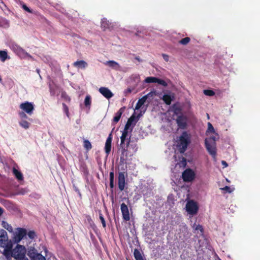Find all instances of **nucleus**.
Returning a JSON list of instances; mask_svg holds the SVG:
<instances>
[{
    "label": "nucleus",
    "mask_w": 260,
    "mask_h": 260,
    "mask_svg": "<svg viewBox=\"0 0 260 260\" xmlns=\"http://www.w3.org/2000/svg\"><path fill=\"white\" fill-rule=\"evenodd\" d=\"M128 127L124 126L123 131L122 132V135L120 137V146L122 149V153L125 152V155L130 153L133 154L138 150V147L136 144L131 143V136H128Z\"/></svg>",
    "instance_id": "obj_1"
},
{
    "label": "nucleus",
    "mask_w": 260,
    "mask_h": 260,
    "mask_svg": "<svg viewBox=\"0 0 260 260\" xmlns=\"http://www.w3.org/2000/svg\"><path fill=\"white\" fill-rule=\"evenodd\" d=\"M190 143V135L187 132H183L179 138L177 147L179 152L183 154L186 150L188 145Z\"/></svg>",
    "instance_id": "obj_2"
},
{
    "label": "nucleus",
    "mask_w": 260,
    "mask_h": 260,
    "mask_svg": "<svg viewBox=\"0 0 260 260\" xmlns=\"http://www.w3.org/2000/svg\"><path fill=\"white\" fill-rule=\"evenodd\" d=\"M205 147L209 153L213 157L216 156V149L214 138H206L205 141Z\"/></svg>",
    "instance_id": "obj_3"
},
{
    "label": "nucleus",
    "mask_w": 260,
    "mask_h": 260,
    "mask_svg": "<svg viewBox=\"0 0 260 260\" xmlns=\"http://www.w3.org/2000/svg\"><path fill=\"white\" fill-rule=\"evenodd\" d=\"M27 255L30 260H46V258L34 247L30 246L27 248Z\"/></svg>",
    "instance_id": "obj_4"
},
{
    "label": "nucleus",
    "mask_w": 260,
    "mask_h": 260,
    "mask_svg": "<svg viewBox=\"0 0 260 260\" xmlns=\"http://www.w3.org/2000/svg\"><path fill=\"white\" fill-rule=\"evenodd\" d=\"M27 250L26 251V249L24 246L17 245L13 249V257L16 259L24 257L26 253H27Z\"/></svg>",
    "instance_id": "obj_5"
},
{
    "label": "nucleus",
    "mask_w": 260,
    "mask_h": 260,
    "mask_svg": "<svg viewBox=\"0 0 260 260\" xmlns=\"http://www.w3.org/2000/svg\"><path fill=\"white\" fill-rule=\"evenodd\" d=\"M186 210L188 214L194 215L197 213L199 207L196 202L190 200L186 203Z\"/></svg>",
    "instance_id": "obj_6"
},
{
    "label": "nucleus",
    "mask_w": 260,
    "mask_h": 260,
    "mask_svg": "<svg viewBox=\"0 0 260 260\" xmlns=\"http://www.w3.org/2000/svg\"><path fill=\"white\" fill-rule=\"evenodd\" d=\"M196 174L191 169H186L182 174V178L184 182H191L195 178Z\"/></svg>",
    "instance_id": "obj_7"
},
{
    "label": "nucleus",
    "mask_w": 260,
    "mask_h": 260,
    "mask_svg": "<svg viewBox=\"0 0 260 260\" xmlns=\"http://www.w3.org/2000/svg\"><path fill=\"white\" fill-rule=\"evenodd\" d=\"M20 108L29 115H31L34 110V106L32 103L25 102L20 105Z\"/></svg>",
    "instance_id": "obj_8"
},
{
    "label": "nucleus",
    "mask_w": 260,
    "mask_h": 260,
    "mask_svg": "<svg viewBox=\"0 0 260 260\" xmlns=\"http://www.w3.org/2000/svg\"><path fill=\"white\" fill-rule=\"evenodd\" d=\"M0 234V247L12 244L11 241H9L7 233L5 230H1Z\"/></svg>",
    "instance_id": "obj_9"
},
{
    "label": "nucleus",
    "mask_w": 260,
    "mask_h": 260,
    "mask_svg": "<svg viewBox=\"0 0 260 260\" xmlns=\"http://www.w3.org/2000/svg\"><path fill=\"white\" fill-rule=\"evenodd\" d=\"M125 184V173L119 172L118 173V186L120 191H123L124 189Z\"/></svg>",
    "instance_id": "obj_10"
},
{
    "label": "nucleus",
    "mask_w": 260,
    "mask_h": 260,
    "mask_svg": "<svg viewBox=\"0 0 260 260\" xmlns=\"http://www.w3.org/2000/svg\"><path fill=\"white\" fill-rule=\"evenodd\" d=\"M145 82L147 83H157L158 84L162 85L163 86L165 87L167 86L168 85L167 82L165 80L155 77H147L145 79Z\"/></svg>",
    "instance_id": "obj_11"
},
{
    "label": "nucleus",
    "mask_w": 260,
    "mask_h": 260,
    "mask_svg": "<svg viewBox=\"0 0 260 260\" xmlns=\"http://www.w3.org/2000/svg\"><path fill=\"white\" fill-rule=\"evenodd\" d=\"M120 209L124 220L127 221L130 220V215L127 206L125 203H122L120 205Z\"/></svg>",
    "instance_id": "obj_12"
},
{
    "label": "nucleus",
    "mask_w": 260,
    "mask_h": 260,
    "mask_svg": "<svg viewBox=\"0 0 260 260\" xmlns=\"http://www.w3.org/2000/svg\"><path fill=\"white\" fill-rule=\"evenodd\" d=\"M12 244H9V245H5L4 248L3 254L5 256L6 259H11L13 257V249H12Z\"/></svg>",
    "instance_id": "obj_13"
},
{
    "label": "nucleus",
    "mask_w": 260,
    "mask_h": 260,
    "mask_svg": "<svg viewBox=\"0 0 260 260\" xmlns=\"http://www.w3.org/2000/svg\"><path fill=\"white\" fill-rule=\"evenodd\" d=\"M27 235L26 230L23 228H18V233L14 236L15 241L19 242Z\"/></svg>",
    "instance_id": "obj_14"
},
{
    "label": "nucleus",
    "mask_w": 260,
    "mask_h": 260,
    "mask_svg": "<svg viewBox=\"0 0 260 260\" xmlns=\"http://www.w3.org/2000/svg\"><path fill=\"white\" fill-rule=\"evenodd\" d=\"M186 118L182 115H179L176 119V123L179 128L181 129H184L186 128L187 125Z\"/></svg>",
    "instance_id": "obj_15"
},
{
    "label": "nucleus",
    "mask_w": 260,
    "mask_h": 260,
    "mask_svg": "<svg viewBox=\"0 0 260 260\" xmlns=\"http://www.w3.org/2000/svg\"><path fill=\"white\" fill-rule=\"evenodd\" d=\"M99 92L107 99H109L113 96V93L107 87H101L99 89Z\"/></svg>",
    "instance_id": "obj_16"
},
{
    "label": "nucleus",
    "mask_w": 260,
    "mask_h": 260,
    "mask_svg": "<svg viewBox=\"0 0 260 260\" xmlns=\"http://www.w3.org/2000/svg\"><path fill=\"white\" fill-rule=\"evenodd\" d=\"M111 143H112V137H111V134H110L106 140L105 146V152H106L107 155H108L111 151Z\"/></svg>",
    "instance_id": "obj_17"
},
{
    "label": "nucleus",
    "mask_w": 260,
    "mask_h": 260,
    "mask_svg": "<svg viewBox=\"0 0 260 260\" xmlns=\"http://www.w3.org/2000/svg\"><path fill=\"white\" fill-rule=\"evenodd\" d=\"M124 109H125L124 107H121L118 110V111H117L116 112V113L115 114V116L114 117L113 119V121L114 122L117 123L119 121V120H120V117L121 116V115L122 114V113H123V112L124 111Z\"/></svg>",
    "instance_id": "obj_18"
},
{
    "label": "nucleus",
    "mask_w": 260,
    "mask_h": 260,
    "mask_svg": "<svg viewBox=\"0 0 260 260\" xmlns=\"http://www.w3.org/2000/svg\"><path fill=\"white\" fill-rule=\"evenodd\" d=\"M105 64L108 66L109 67L116 70H118L120 68L119 64L117 62L114 60L107 61L105 63Z\"/></svg>",
    "instance_id": "obj_19"
},
{
    "label": "nucleus",
    "mask_w": 260,
    "mask_h": 260,
    "mask_svg": "<svg viewBox=\"0 0 260 260\" xmlns=\"http://www.w3.org/2000/svg\"><path fill=\"white\" fill-rule=\"evenodd\" d=\"M136 122V116L133 114L128 119L125 126H126V128L128 127V128H129L132 124H133L134 126L135 125Z\"/></svg>",
    "instance_id": "obj_20"
},
{
    "label": "nucleus",
    "mask_w": 260,
    "mask_h": 260,
    "mask_svg": "<svg viewBox=\"0 0 260 260\" xmlns=\"http://www.w3.org/2000/svg\"><path fill=\"white\" fill-rule=\"evenodd\" d=\"M146 96H143L142 98L140 99L136 105L135 109H139L146 102Z\"/></svg>",
    "instance_id": "obj_21"
},
{
    "label": "nucleus",
    "mask_w": 260,
    "mask_h": 260,
    "mask_svg": "<svg viewBox=\"0 0 260 260\" xmlns=\"http://www.w3.org/2000/svg\"><path fill=\"white\" fill-rule=\"evenodd\" d=\"M74 67H78L84 69L87 66V63L84 60H78L73 63Z\"/></svg>",
    "instance_id": "obj_22"
},
{
    "label": "nucleus",
    "mask_w": 260,
    "mask_h": 260,
    "mask_svg": "<svg viewBox=\"0 0 260 260\" xmlns=\"http://www.w3.org/2000/svg\"><path fill=\"white\" fill-rule=\"evenodd\" d=\"M111 24L108 20L106 18H103L101 20V27L103 28L104 30L109 28Z\"/></svg>",
    "instance_id": "obj_23"
},
{
    "label": "nucleus",
    "mask_w": 260,
    "mask_h": 260,
    "mask_svg": "<svg viewBox=\"0 0 260 260\" xmlns=\"http://www.w3.org/2000/svg\"><path fill=\"white\" fill-rule=\"evenodd\" d=\"M49 87L51 96H54L56 94V90L58 88V86L56 84L52 85L49 84Z\"/></svg>",
    "instance_id": "obj_24"
},
{
    "label": "nucleus",
    "mask_w": 260,
    "mask_h": 260,
    "mask_svg": "<svg viewBox=\"0 0 260 260\" xmlns=\"http://www.w3.org/2000/svg\"><path fill=\"white\" fill-rule=\"evenodd\" d=\"M134 256L136 260H145L140 251L137 249H135Z\"/></svg>",
    "instance_id": "obj_25"
},
{
    "label": "nucleus",
    "mask_w": 260,
    "mask_h": 260,
    "mask_svg": "<svg viewBox=\"0 0 260 260\" xmlns=\"http://www.w3.org/2000/svg\"><path fill=\"white\" fill-rule=\"evenodd\" d=\"M12 48L18 54H23L24 52V50L17 45H12Z\"/></svg>",
    "instance_id": "obj_26"
},
{
    "label": "nucleus",
    "mask_w": 260,
    "mask_h": 260,
    "mask_svg": "<svg viewBox=\"0 0 260 260\" xmlns=\"http://www.w3.org/2000/svg\"><path fill=\"white\" fill-rule=\"evenodd\" d=\"M13 173L16 178L19 180H22L23 179L22 174L18 170L15 168H14L13 170Z\"/></svg>",
    "instance_id": "obj_27"
},
{
    "label": "nucleus",
    "mask_w": 260,
    "mask_h": 260,
    "mask_svg": "<svg viewBox=\"0 0 260 260\" xmlns=\"http://www.w3.org/2000/svg\"><path fill=\"white\" fill-rule=\"evenodd\" d=\"M162 100L164 101L166 104L168 105H170L172 101V98L170 95L169 94H164L162 98Z\"/></svg>",
    "instance_id": "obj_28"
},
{
    "label": "nucleus",
    "mask_w": 260,
    "mask_h": 260,
    "mask_svg": "<svg viewBox=\"0 0 260 260\" xmlns=\"http://www.w3.org/2000/svg\"><path fill=\"white\" fill-rule=\"evenodd\" d=\"M8 57L7 52L4 50L0 51V59L4 62Z\"/></svg>",
    "instance_id": "obj_29"
},
{
    "label": "nucleus",
    "mask_w": 260,
    "mask_h": 260,
    "mask_svg": "<svg viewBox=\"0 0 260 260\" xmlns=\"http://www.w3.org/2000/svg\"><path fill=\"white\" fill-rule=\"evenodd\" d=\"M91 104V98L90 95H87L84 100L85 107L90 108Z\"/></svg>",
    "instance_id": "obj_30"
},
{
    "label": "nucleus",
    "mask_w": 260,
    "mask_h": 260,
    "mask_svg": "<svg viewBox=\"0 0 260 260\" xmlns=\"http://www.w3.org/2000/svg\"><path fill=\"white\" fill-rule=\"evenodd\" d=\"M110 177V187L112 189L114 187V173L113 171H111L109 174Z\"/></svg>",
    "instance_id": "obj_31"
},
{
    "label": "nucleus",
    "mask_w": 260,
    "mask_h": 260,
    "mask_svg": "<svg viewBox=\"0 0 260 260\" xmlns=\"http://www.w3.org/2000/svg\"><path fill=\"white\" fill-rule=\"evenodd\" d=\"M83 143L84 147L87 151L92 148L91 144L88 140H84Z\"/></svg>",
    "instance_id": "obj_32"
},
{
    "label": "nucleus",
    "mask_w": 260,
    "mask_h": 260,
    "mask_svg": "<svg viewBox=\"0 0 260 260\" xmlns=\"http://www.w3.org/2000/svg\"><path fill=\"white\" fill-rule=\"evenodd\" d=\"M19 124L25 129L28 128L30 125V123L26 120L21 121L19 122Z\"/></svg>",
    "instance_id": "obj_33"
},
{
    "label": "nucleus",
    "mask_w": 260,
    "mask_h": 260,
    "mask_svg": "<svg viewBox=\"0 0 260 260\" xmlns=\"http://www.w3.org/2000/svg\"><path fill=\"white\" fill-rule=\"evenodd\" d=\"M190 41V39L189 37H185L179 41V43L183 45H187Z\"/></svg>",
    "instance_id": "obj_34"
},
{
    "label": "nucleus",
    "mask_w": 260,
    "mask_h": 260,
    "mask_svg": "<svg viewBox=\"0 0 260 260\" xmlns=\"http://www.w3.org/2000/svg\"><path fill=\"white\" fill-rule=\"evenodd\" d=\"M204 93L206 95H208V96H213L215 95V92L213 90H210V89L204 90Z\"/></svg>",
    "instance_id": "obj_35"
},
{
    "label": "nucleus",
    "mask_w": 260,
    "mask_h": 260,
    "mask_svg": "<svg viewBox=\"0 0 260 260\" xmlns=\"http://www.w3.org/2000/svg\"><path fill=\"white\" fill-rule=\"evenodd\" d=\"M62 107H63V110L64 112L65 113V114H66L67 116L68 117H69L70 113H69V110L68 107L67 106V105L66 104L62 103Z\"/></svg>",
    "instance_id": "obj_36"
},
{
    "label": "nucleus",
    "mask_w": 260,
    "mask_h": 260,
    "mask_svg": "<svg viewBox=\"0 0 260 260\" xmlns=\"http://www.w3.org/2000/svg\"><path fill=\"white\" fill-rule=\"evenodd\" d=\"M27 234L28 237L30 239H34L35 238V237L36 236V233L34 231H29Z\"/></svg>",
    "instance_id": "obj_37"
},
{
    "label": "nucleus",
    "mask_w": 260,
    "mask_h": 260,
    "mask_svg": "<svg viewBox=\"0 0 260 260\" xmlns=\"http://www.w3.org/2000/svg\"><path fill=\"white\" fill-rule=\"evenodd\" d=\"M99 217H100L101 221L102 223L103 226L104 228H106V221H105V219L103 217V215L102 213H100Z\"/></svg>",
    "instance_id": "obj_38"
},
{
    "label": "nucleus",
    "mask_w": 260,
    "mask_h": 260,
    "mask_svg": "<svg viewBox=\"0 0 260 260\" xmlns=\"http://www.w3.org/2000/svg\"><path fill=\"white\" fill-rule=\"evenodd\" d=\"M208 130L209 132L211 133H214V128L211 123H208Z\"/></svg>",
    "instance_id": "obj_39"
},
{
    "label": "nucleus",
    "mask_w": 260,
    "mask_h": 260,
    "mask_svg": "<svg viewBox=\"0 0 260 260\" xmlns=\"http://www.w3.org/2000/svg\"><path fill=\"white\" fill-rule=\"evenodd\" d=\"M220 189L221 190H225L226 192H229V193H231L232 191L230 187H229L228 186H225V187H224L223 188H221Z\"/></svg>",
    "instance_id": "obj_40"
},
{
    "label": "nucleus",
    "mask_w": 260,
    "mask_h": 260,
    "mask_svg": "<svg viewBox=\"0 0 260 260\" xmlns=\"http://www.w3.org/2000/svg\"><path fill=\"white\" fill-rule=\"evenodd\" d=\"M22 8H23V9L25 11H27V12H29V13H32V10H30V9H29V8H28V7L26 5L23 4V5H22Z\"/></svg>",
    "instance_id": "obj_41"
},
{
    "label": "nucleus",
    "mask_w": 260,
    "mask_h": 260,
    "mask_svg": "<svg viewBox=\"0 0 260 260\" xmlns=\"http://www.w3.org/2000/svg\"><path fill=\"white\" fill-rule=\"evenodd\" d=\"M62 97L66 101L70 102L71 101L70 98L67 95V94L65 92L62 93L61 95Z\"/></svg>",
    "instance_id": "obj_42"
},
{
    "label": "nucleus",
    "mask_w": 260,
    "mask_h": 260,
    "mask_svg": "<svg viewBox=\"0 0 260 260\" xmlns=\"http://www.w3.org/2000/svg\"><path fill=\"white\" fill-rule=\"evenodd\" d=\"M19 115L22 118H27V116L24 112H20Z\"/></svg>",
    "instance_id": "obj_43"
},
{
    "label": "nucleus",
    "mask_w": 260,
    "mask_h": 260,
    "mask_svg": "<svg viewBox=\"0 0 260 260\" xmlns=\"http://www.w3.org/2000/svg\"><path fill=\"white\" fill-rule=\"evenodd\" d=\"M155 91H151L149 93H148V94H147L146 95H145V96H146V100L149 97H152L155 94Z\"/></svg>",
    "instance_id": "obj_44"
},
{
    "label": "nucleus",
    "mask_w": 260,
    "mask_h": 260,
    "mask_svg": "<svg viewBox=\"0 0 260 260\" xmlns=\"http://www.w3.org/2000/svg\"><path fill=\"white\" fill-rule=\"evenodd\" d=\"M196 230H199L202 233H203L204 232L203 228L202 226L201 225H197V227L196 228Z\"/></svg>",
    "instance_id": "obj_45"
},
{
    "label": "nucleus",
    "mask_w": 260,
    "mask_h": 260,
    "mask_svg": "<svg viewBox=\"0 0 260 260\" xmlns=\"http://www.w3.org/2000/svg\"><path fill=\"white\" fill-rule=\"evenodd\" d=\"M2 5L4 6V7L5 8H7V6L5 5V4L3 2V1L2 0H0V8H1L2 10H4V9H3V7L2 6V5Z\"/></svg>",
    "instance_id": "obj_46"
},
{
    "label": "nucleus",
    "mask_w": 260,
    "mask_h": 260,
    "mask_svg": "<svg viewBox=\"0 0 260 260\" xmlns=\"http://www.w3.org/2000/svg\"><path fill=\"white\" fill-rule=\"evenodd\" d=\"M162 56L163 57L164 59L166 61H169V56L168 55L165 54H162Z\"/></svg>",
    "instance_id": "obj_47"
},
{
    "label": "nucleus",
    "mask_w": 260,
    "mask_h": 260,
    "mask_svg": "<svg viewBox=\"0 0 260 260\" xmlns=\"http://www.w3.org/2000/svg\"><path fill=\"white\" fill-rule=\"evenodd\" d=\"M181 161L184 166H185L186 165V160L185 158L182 157Z\"/></svg>",
    "instance_id": "obj_48"
},
{
    "label": "nucleus",
    "mask_w": 260,
    "mask_h": 260,
    "mask_svg": "<svg viewBox=\"0 0 260 260\" xmlns=\"http://www.w3.org/2000/svg\"><path fill=\"white\" fill-rule=\"evenodd\" d=\"M17 260H28V259L25 255L24 257L21 258H18Z\"/></svg>",
    "instance_id": "obj_49"
},
{
    "label": "nucleus",
    "mask_w": 260,
    "mask_h": 260,
    "mask_svg": "<svg viewBox=\"0 0 260 260\" xmlns=\"http://www.w3.org/2000/svg\"><path fill=\"white\" fill-rule=\"evenodd\" d=\"M222 164L223 165H224L225 167H227L228 166V164L226 162V161H224V160H222V162H221Z\"/></svg>",
    "instance_id": "obj_50"
},
{
    "label": "nucleus",
    "mask_w": 260,
    "mask_h": 260,
    "mask_svg": "<svg viewBox=\"0 0 260 260\" xmlns=\"http://www.w3.org/2000/svg\"><path fill=\"white\" fill-rule=\"evenodd\" d=\"M3 209L2 208L0 207V216L2 215L3 213Z\"/></svg>",
    "instance_id": "obj_51"
},
{
    "label": "nucleus",
    "mask_w": 260,
    "mask_h": 260,
    "mask_svg": "<svg viewBox=\"0 0 260 260\" xmlns=\"http://www.w3.org/2000/svg\"><path fill=\"white\" fill-rule=\"evenodd\" d=\"M7 229V230H8L9 231H12L13 230L12 229V228L11 226H10V227H8L7 228H6Z\"/></svg>",
    "instance_id": "obj_52"
},
{
    "label": "nucleus",
    "mask_w": 260,
    "mask_h": 260,
    "mask_svg": "<svg viewBox=\"0 0 260 260\" xmlns=\"http://www.w3.org/2000/svg\"><path fill=\"white\" fill-rule=\"evenodd\" d=\"M127 92L131 93L132 92V90L130 88H127L126 89Z\"/></svg>",
    "instance_id": "obj_53"
},
{
    "label": "nucleus",
    "mask_w": 260,
    "mask_h": 260,
    "mask_svg": "<svg viewBox=\"0 0 260 260\" xmlns=\"http://www.w3.org/2000/svg\"><path fill=\"white\" fill-rule=\"evenodd\" d=\"M136 59L137 60H138L139 61H141V60H140V58H139V57H136Z\"/></svg>",
    "instance_id": "obj_54"
},
{
    "label": "nucleus",
    "mask_w": 260,
    "mask_h": 260,
    "mask_svg": "<svg viewBox=\"0 0 260 260\" xmlns=\"http://www.w3.org/2000/svg\"><path fill=\"white\" fill-rule=\"evenodd\" d=\"M37 71L38 73H39V72H40V70H37Z\"/></svg>",
    "instance_id": "obj_55"
},
{
    "label": "nucleus",
    "mask_w": 260,
    "mask_h": 260,
    "mask_svg": "<svg viewBox=\"0 0 260 260\" xmlns=\"http://www.w3.org/2000/svg\"><path fill=\"white\" fill-rule=\"evenodd\" d=\"M132 131V128L131 129L130 133H131Z\"/></svg>",
    "instance_id": "obj_56"
},
{
    "label": "nucleus",
    "mask_w": 260,
    "mask_h": 260,
    "mask_svg": "<svg viewBox=\"0 0 260 260\" xmlns=\"http://www.w3.org/2000/svg\"><path fill=\"white\" fill-rule=\"evenodd\" d=\"M7 260H11V259H9H9H7Z\"/></svg>",
    "instance_id": "obj_57"
}]
</instances>
